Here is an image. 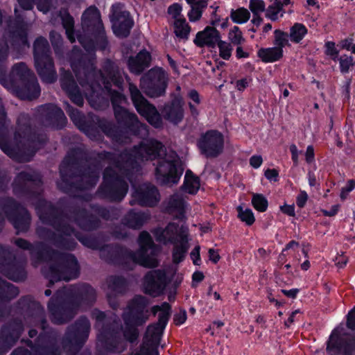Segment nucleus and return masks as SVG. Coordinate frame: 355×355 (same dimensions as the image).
<instances>
[{"label": "nucleus", "instance_id": "9d476101", "mask_svg": "<svg viewBox=\"0 0 355 355\" xmlns=\"http://www.w3.org/2000/svg\"><path fill=\"white\" fill-rule=\"evenodd\" d=\"M138 242L139 249L135 252L126 249L120 250V255L123 259L129 260L144 267H157L158 262L155 257V247L150 235L147 232H141Z\"/></svg>", "mask_w": 355, "mask_h": 355}, {"label": "nucleus", "instance_id": "49530a36", "mask_svg": "<svg viewBox=\"0 0 355 355\" xmlns=\"http://www.w3.org/2000/svg\"><path fill=\"white\" fill-rule=\"evenodd\" d=\"M190 26L185 19H177L174 21V33L175 35L183 40H187L190 33Z\"/></svg>", "mask_w": 355, "mask_h": 355}, {"label": "nucleus", "instance_id": "37998d69", "mask_svg": "<svg viewBox=\"0 0 355 355\" xmlns=\"http://www.w3.org/2000/svg\"><path fill=\"white\" fill-rule=\"evenodd\" d=\"M191 6V10L188 13L189 19L191 21L198 20L202 15V12L207 6V0H187Z\"/></svg>", "mask_w": 355, "mask_h": 355}, {"label": "nucleus", "instance_id": "1a4fd4ad", "mask_svg": "<svg viewBox=\"0 0 355 355\" xmlns=\"http://www.w3.org/2000/svg\"><path fill=\"white\" fill-rule=\"evenodd\" d=\"M148 302L145 297L137 295L129 302L123 314L125 325L123 336L130 342L135 341L138 336L137 326L141 325L148 319V311H145Z\"/></svg>", "mask_w": 355, "mask_h": 355}, {"label": "nucleus", "instance_id": "a878e982", "mask_svg": "<svg viewBox=\"0 0 355 355\" xmlns=\"http://www.w3.org/2000/svg\"><path fill=\"white\" fill-rule=\"evenodd\" d=\"M41 184V178L38 173L33 171H23L19 173L15 179L13 190L17 193L31 187H38Z\"/></svg>", "mask_w": 355, "mask_h": 355}, {"label": "nucleus", "instance_id": "13d9d810", "mask_svg": "<svg viewBox=\"0 0 355 355\" xmlns=\"http://www.w3.org/2000/svg\"><path fill=\"white\" fill-rule=\"evenodd\" d=\"M229 39L232 44L236 45H239L244 41L242 33L238 26H234L230 31Z\"/></svg>", "mask_w": 355, "mask_h": 355}, {"label": "nucleus", "instance_id": "774afa93", "mask_svg": "<svg viewBox=\"0 0 355 355\" xmlns=\"http://www.w3.org/2000/svg\"><path fill=\"white\" fill-rule=\"evenodd\" d=\"M78 39L79 42L83 45L87 51H93L94 49L95 43L92 39L89 40L88 42H87L83 36H79Z\"/></svg>", "mask_w": 355, "mask_h": 355}, {"label": "nucleus", "instance_id": "338daca9", "mask_svg": "<svg viewBox=\"0 0 355 355\" xmlns=\"http://www.w3.org/2000/svg\"><path fill=\"white\" fill-rule=\"evenodd\" d=\"M187 320V312L185 310H180V311L174 315L173 322L176 325L183 324Z\"/></svg>", "mask_w": 355, "mask_h": 355}, {"label": "nucleus", "instance_id": "2f4dec72", "mask_svg": "<svg viewBox=\"0 0 355 355\" xmlns=\"http://www.w3.org/2000/svg\"><path fill=\"white\" fill-rule=\"evenodd\" d=\"M180 227L175 223H169L164 229L157 228L155 230V239L164 244L175 243L179 240Z\"/></svg>", "mask_w": 355, "mask_h": 355}, {"label": "nucleus", "instance_id": "8fccbe9b", "mask_svg": "<svg viewBox=\"0 0 355 355\" xmlns=\"http://www.w3.org/2000/svg\"><path fill=\"white\" fill-rule=\"evenodd\" d=\"M252 203L254 209L259 211L263 212L267 209L268 200L262 194H254Z\"/></svg>", "mask_w": 355, "mask_h": 355}, {"label": "nucleus", "instance_id": "72a5a7b5", "mask_svg": "<svg viewBox=\"0 0 355 355\" xmlns=\"http://www.w3.org/2000/svg\"><path fill=\"white\" fill-rule=\"evenodd\" d=\"M150 54L146 50L140 51L135 57H130L128 61L129 70L135 74H140L150 63Z\"/></svg>", "mask_w": 355, "mask_h": 355}, {"label": "nucleus", "instance_id": "864d4df0", "mask_svg": "<svg viewBox=\"0 0 355 355\" xmlns=\"http://www.w3.org/2000/svg\"><path fill=\"white\" fill-rule=\"evenodd\" d=\"M216 45L219 49V55L224 60H229L232 51L230 43L220 40Z\"/></svg>", "mask_w": 355, "mask_h": 355}, {"label": "nucleus", "instance_id": "aec40b11", "mask_svg": "<svg viewBox=\"0 0 355 355\" xmlns=\"http://www.w3.org/2000/svg\"><path fill=\"white\" fill-rule=\"evenodd\" d=\"M166 286V273L164 270H154L145 276V292L153 297L159 295Z\"/></svg>", "mask_w": 355, "mask_h": 355}, {"label": "nucleus", "instance_id": "3c124183", "mask_svg": "<svg viewBox=\"0 0 355 355\" xmlns=\"http://www.w3.org/2000/svg\"><path fill=\"white\" fill-rule=\"evenodd\" d=\"M282 6L279 1H275L272 5L269 6L266 10V17L272 21L278 19V15L282 10Z\"/></svg>", "mask_w": 355, "mask_h": 355}, {"label": "nucleus", "instance_id": "603ef678", "mask_svg": "<svg viewBox=\"0 0 355 355\" xmlns=\"http://www.w3.org/2000/svg\"><path fill=\"white\" fill-rule=\"evenodd\" d=\"M238 216L243 221L245 222L248 225H251L254 223L255 219L252 211L250 209H245V210L239 206L238 208Z\"/></svg>", "mask_w": 355, "mask_h": 355}, {"label": "nucleus", "instance_id": "a18cd8bd", "mask_svg": "<svg viewBox=\"0 0 355 355\" xmlns=\"http://www.w3.org/2000/svg\"><path fill=\"white\" fill-rule=\"evenodd\" d=\"M60 15L62 19V26L66 31V34L68 39L71 43L74 42L75 37L73 36V18L67 11H60Z\"/></svg>", "mask_w": 355, "mask_h": 355}, {"label": "nucleus", "instance_id": "e2e57ef3", "mask_svg": "<svg viewBox=\"0 0 355 355\" xmlns=\"http://www.w3.org/2000/svg\"><path fill=\"white\" fill-rule=\"evenodd\" d=\"M107 135L112 137L114 141L119 144L125 143L129 140L128 137H124L121 133L118 132L115 128L111 129L107 132Z\"/></svg>", "mask_w": 355, "mask_h": 355}, {"label": "nucleus", "instance_id": "bb28decb", "mask_svg": "<svg viewBox=\"0 0 355 355\" xmlns=\"http://www.w3.org/2000/svg\"><path fill=\"white\" fill-rule=\"evenodd\" d=\"M35 67L43 82L53 83L56 81L58 76L51 57L35 61Z\"/></svg>", "mask_w": 355, "mask_h": 355}, {"label": "nucleus", "instance_id": "69168bd1", "mask_svg": "<svg viewBox=\"0 0 355 355\" xmlns=\"http://www.w3.org/2000/svg\"><path fill=\"white\" fill-rule=\"evenodd\" d=\"M326 46V54L327 55H329L332 58L333 60H336V58L338 57V51L335 47V43L333 42H327L325 44Z\"/></svg>", "mask_w": 355, "mask_h": 355}, {"label": "nucleus", "instance_id": "4c0bfd02", "mask_svg": "<svg viewBox=\"0 0 355 355\" xmlns=\"http://www.w3.org/2000/svg\"><path fill=\"white\" fill-rule=\"evenodd\" d=\"M34 60H39L51 56V50L47 40L43 37L37 38L33 44Z\"/></svg>", "mask_w": 355, "mask_h": 355}, {"label": "nucleus", "instance_id": "cd10ccee", "mask_svg": "<svg viewBox=\"0 0 355 355\" xmlns=\"http://www.w3.org/2000/svg\"><path fill=\"white\" fill-rule=\"evenodd\" d=\"M23 327L21 322L15 320L8 325L3 327L1 334L0 342L6 348H10L19 339Z\"/></svg>", "mask_w": 355, "mask_h": 355}, {"label": "nucleus", "instance_id": "ea45409f", "mask_svg": "<svg viewBox=\"0 0 355 355\" xmlns=\"http://www.w3.org/2000/svg\"><path fill=\"white\" fill-rule=\"evenodd\" d=\"M19 6L24 10H32L35 3L37 9L43 13L48 12L52 6V0H17Z\"/></svg>", "mask_w": 355, "mask_h": 355}, {"label": "nucleus", "instance_id": "5fc2aeb1", "mask_svg": "<svg viewBox=\"0 0 355 355\" xmlns=\"http://www.w3.org/2000/svg\"><path fill=\"white\" fill-rule=\"evenodd\" d=\"M289 35L288 33L283 32L280 30H276L275 31V47H279L281 49L286 45L288 44V37Z\"/></svg>", "mask_w": 355, "mask_h": 355}, {"label": "nucleus", "instance_id": "f8f14e48", "mask_svg": "<svg viewBox=\"0 0 355 355\" xmlns=\"http://www.w3.org/2000/svg\"><path fill=\"white\" fill-rule=\"evenodd\" d=\"M125 78L128 82V89L131 101L138 113L146 118L154 127H162V121L156 107L149 103L135 85L129 82L128 76H125Z\"/></svg>", "mask_w": 355, "mask_h": 355}, {"label": "nucleus", "instance_id": "a19ab883", "mask_svg": "<svg viewBox=\"0 0 355 355\" xmlns=\"http://www.w3.org/2000/svg\"><path fill=\"white\" fill-rule=\"evenodd\" d=\"M107 292L112 295L120 294L124 292L126 282L121 277L111 276L107 279Z\"/></svg>", "mask_w": 355, "mask_h": 355}, {"label": "nucleus", "instance_id": "f704fd0d", "mask_svg": "<svg viewBox=\"0 0 355 355\" xmlns=\"http://www.w3.org/2000/svg\"><path fill=\"white\" fill-rule=\"evenodd\" d=\"M340 338L336 330L333 331L327 343V349L330 351L334 349L339 352H343L344 355H355V339H351L347 342L346 345L343 347L340 343Z\"/></svg>", "mask_w": 355, "mask_h": 355}, {"label": "nucleus", "instance_id": "0e129e2a", "mask_svg": "<svg viewBox=\"0 0 355 355\" xmlns=\"http://www.w3.org/2000/svg\"><path fill=\"white\" fill-rule=\"evenodd\" d=\"M182 7L178 3H174L172 6H169L168 9V12L171 15L175 20L177 19H182L181 16Z\"/></svg>", "mask_w": 355, "mask_h": 355}, {"label": "nucleus", "instance_id": "2eb2a0df", "mask_svg": "<svg viewBox=\"0 0 355 355\" xmlns=\"http://www.w3.org/2000/svg\"><path fill=\"white\" fill-rule=\"evenodd\" d=\"M32 76H35L34 73L28 69L24 62H19L14 64L10 73L7 77L4 69L0 71V83L9 90L19 87L26 80H29Z\"/></svg>", "mask_w": 355, "mask_h": 355}, {"label": "nucleus", "instance_id": "393cba45", "mask_svg": "<svg viewBox=\"0 0 355 355\" xmlns=\"http://www.w3.org/2000/svg\"><path fill=\"white\" fill-rule=\"evenodd\" d=\"M11 91L19 98L29 101L38 98L41 92L36 76H32L31 79L26 80Z\"/></svg>", "mask_w": 355, "mask_h": 355}, {"label": "nucleus", "instance_id": "bf43d9fd", "mask_svg": "<svg viewBox=\"0 0 355 355\" xmlns=\"http://www.w3.org/2000/svg\"><path fill=\"white\" fill-rule=\"evenodd\" d=\"M266 6L262 0H250L249 8L254 16H258L266 10Z\"/></svg>", "mask_w": 355, "mask_h": 355}, {"label": "nucleus", "instance_id": "7c9ffc66", "mask_svg": "<svg viewBox=\"0 0 355 355\" xmlns=\"http://www.w3.org/2000/svg\"><path fill=\"white\" fill-rule=\"evenodd\" d=\"M189 230L187 227L182 225L179 232V243L175 242L173 250V260L175 263L181 262L189 249L188 244Z\"/></svg>", "mask_w": 355, "mask_h": 355}, {"label": "nucleus", "instance_id": "de8ad7c7", "mask_svg": "<svg viewBox=\"0 0 355 355\" xmlns=\"http://www.w3.org/2000/svg\"><path fill=\"white\" fill-rule=\"evenodd\" d=\"M307 33V29L304 25L295 23L290 29L289 37L295 43H299Z\"/></svg>", "mask_w": 355, "mask_h": 355}, {"label": "nucleus", "instance_id": "4468645a", "mask_svg": "<svg viewBox=\"0 0 355 355\" xmlns=\"http://www.w3.org/2000/svg\"><path fill=\"white\" fill-rule=\"evenodd\" d=\"M140 87L151 98L164 94L166 88V76L161 69H152L140 78Z\"/></svg>", "mask_w": 355, "mask_h": 355}, {"label": "nucleus", "instance_id": "c03bdc74", "mask_svg": "<svg viewBox=\"0 0 355 355\" xmlns=\"http://www.w3.org/2000/svg\"><path fill=\"white\" fill-rule=\"evenodd\" d=\"M199 188V178L195 176L191 171H187L186 172L182 189L189 194H195L197 193Z\"/></svg>", "mask_w": 355, "mask_h": 355}, {"label": "nucleus", "instance_id": "6ab92c4d", "mask_svg": "<svg viewBox=\"0 0 355 355\" xmlns=\"http://www.w3.org/2000/svg\"><path fill=\"white\" fill-rule=\"evenodd\" d=\"M133 199L130 201L131 205L137 202L141 206L152 207L155 205L160 200L159 193L157 188L150 184H143L132 194Z\"/></svg>", "mask_w": 355, "mask_h": 355}, {"label": "nucleus", "instance_id": "e433bc0d", "mask_svg": "<svg viewBox=\"0 0 355 355\" xmlns=\"http://www.w3.org/2000/svg\"><path fill=\"white\" fill-rule=\"evenodd\" d=\"M1 272L8 278L15 282L24 280L26 277L24 266L16 263L2 266Z\"/></svg>", "mask_w": 355, "mask_h": 355}, {"label": "nucleus", "instance_id": "a211bd4d", "mask_svg": "<svg viewBox=\"0 0 355 355\" xmlns=\"http://www.w3.org/2000/svg\"><path fill=\"white\" fill-rule=\"evenodd\" d=\"M202 154L207 157L218 156L223 149V137L216 130H209L202 135L198 141Z\"/></svg>", "mask_w": 355, "mask_h": 355}, {"label": "nucleus", "instance_id": "58836bf2", "mask_svg": "<svg viewBox=\"0 0 355 355\" xmlns=\"http://www.w3.org/2000/svg\"><path fill=\"white\" fill-rule=\"evenodd\" d=\"M149 216L148 214L142 212L129 211L123 218V224L126 226L133 228H140L148 220Z\"/></svg>", "mask_w": 355, "mask_h": 355}, {"label": "nucleus", "instance_id": "412c9836", "mask_svg": "<svg viewBox=\"0 0 355 355\" xmlns=\"http://www.w3.org/2000/svg\"><path fill=\"white\" fill-rule=\"evenodd\" d=\"M114 115L117 121L128 128L135 135H139L146 132V125L141 123L137 116L121 107L114 109Z\"/></svg>", "mask_w": 355, "mask_h": 355}, {"label": "nucleus", "instance_id": "f3484780", "mask_svg": "<svg viewBox=\"0 0 355 355\" xmlns=\"http://www.w3.org/2000/svg\"><path fill=\"white\" fill-rule=\"evenodd\" d=\"M112 29L114 33L119 37H126L130 33L134 26V20L130 12L125 10L123 6L116 3L112 6Z\"/></svg>", "mask_w": 355, "mask_h": 355}, {"label": "nucleus", "instance_id": "6e6d98bb", "mask_svg": "<svg viewBox=\"0 0 355 355\" xmlns=\"http://www.w3.org/2000/svg\"><path fill=\"white\" fill-rule=\"evenodd\" d=\"M339 62L340 71L343 73H347L349 71L350 67H353L355 63L353 57L347 55L340 57Z\"/></svg>", "mask_w": 355, "mask_h": 355}, {"label": "nucleus", "instance_id": "0eeeda50", "mask_svg": "<svg viewBox=\"0 0 355 355\" xmlns=\"http://www.w3.org/2000/svg\"><path fill=\"white\" fill-rule=\"evenodd\" d=\"M92 318L96 320L95 328L98 331L96 347L100 352L120 353L126 347L125 340L121 338V329L114 320L109 324L104 312L94 309Z\"/></svg>", "mask_w": 355, "mask_h": 355}, {"label": "nucleus", "instance_id": "ddd939ff", "mask_svg": "<svg viewBox=\"0 0 355 355\" xmlns=\"http://www.w3.org/2000/svg\"><path fill=\"white\" fill-rule=\"evenodd\" d=\"M0 206L17 233L25 232L28 230L31 216L24 207L10 198L1 200Z\"/></svg>", "mask_w": 355, "mask_h": 355}, {"label": "nucleus", "instance_id": "dca6fc26", "mask_svg": "<svg viewBox=\"0 0 355 355\" xmlns=\"http://www.w3.org/2000/svg\"><path fill=\"white\" fill-rule=\"evenodd\" d=\"M82 26L86 35L96 40L105 41V31L98 10L95 6L88 8L82 15Z\"/></svg>", "mask_w": 355, "mask_h": 355}, {"label": "nucleus", "instance_id": "4be33fe9", "mask_svg": "<svg viewBox=\"0 0 355 355\" xmlns=\"http://www.w3.org/2000/svg\"><path fill=\"white\" fill-rule=\"evenodd\" d=\"M15 13L17 20L15 22L10 21L8 25V31H6L3 37L5 40H9L13 44L15 43H21L26 44L27 43V25L23 21V19L17 15V9H15Z\"/></svg>", "mask_w": 355, "mask_h": 355}, {"label": "nucleus", "instance_id": "09e8293b", "mask_svg": "<svg viewBox=\"0 0 355 355\" xmlns=\"http://www.w3.org/2000/svg\"><path fill=\"white\" fill-rule=\"evenodd\" d=\"M230 17L234 23L243 24L249 20L250 13L248 9L239 8L236 10H232Z\"/></svg>", "mask_w": 355, "mask_h": 355}, {"label": "nucleus", "instance_id": "6e6552de", "mask_svg": "<svg viewBox=\"0 0 355 355\" xmlns=\"http://www.w3.org/2000/svg\"><path fill=\"white\" fill-rule=\"evenodd\" d=\"M170 311L171 306L167 302H163L161 306H154L152 308L154 315L160 311L158 315V322L148 327L139 352L132 355H159L157 348L168 322Z\"/></svg>", "mask_w": 355, "mask_h": 355}, {"label": "nucleus", "instance_id": "052dcab7", "mask_svg": "<svg viewBox=\"0 0 355 355\" xmlns=\"http://www.w3.org/2000/svg\"><path fill=\"white\" fill-rule=\"evenodd\" d=\"M116 253H119L118 250L110 246H105L101 250L100 256L106 261H114L113 254Z\"/></svg>", "mask_w": 355, "mask_h": 355}, {"label": "nucleus", "instance_id": "7ed1b4c3", "mask_svg": "<svg viewBox=\"0 0 355 355\" xmlns=\"http://www.w3.org/2000/svg\"><path fill=\"white\" fill-rule=\"evenodd\" d=\"M15 243L19 248L30 252L34 266L36 267L42 262L48 263V267L42 268V273L49 281L48 286L55 282L69 281L78 277L79 266L71 254L52 251L42 242L33 245L23 239H16Z\"/></svg>", "mask_w": 355, "mask_h": 355}, {"label": "nucleus", "instance_id": "c756f323", "mask_svg": "<svg viewBox=\"0 0 355 355\" xmlns=\"http://www.w3.org/2000/svg\"><path fill=\"white\" fill-rule=\"evenodd\" d=\"M220 40L219 32L214 27L207 26L203 31L197 33L194 43L200 47L207 46L213 48Z\"/></svg>", "mask_w": 355, "mask_h": 355}, {"label": "nucleus", "instance_id": "f257e3e1", "mask_svg": "<svg viewBox=\"0 0 355 355\" xmlns=\"http://www.w3.org/2000/svg\"><path fill=\"white\" fill-rule=\"evenodd\" d=\"M158 157L157 180L162 184H177L182 173L178 155L173 150L166 151L162 143L149 140L135 147L131 153L125 151L117 157L104 152L87 159L81 150H72L60 166L61 181L58 186L65 193L79 196L76 192L93 187L98 180L103 165L108 164L98 195L112 202H120L128 191V184L123 176L130 180V174L137 171L139 162Z\"/></svg>", "mask_w": 355, "mask_h": 355}, {"label": "nucleus", "instance_id": "f03ea898", "mask_svg": "<svg viewBox=\"0 0 355 355\" xmlns=\"http://www.w3.org/2000/svg\"><path fill=\"white\" fill-rule=\"evenodd\" d=\"M71 65L86 98L94 109L101 110L107 105V101L99 94L102 89L101 84L109 92L114 109L121 107L126 101V98L122 93L112 90L109 87L110 82L119 88L123 87L125 73L116 63L107 60L103 63L102 70L96 71L94 58L84 55L78 62L73 60Z\"/></svg>", "mask_w": 355, "mask_h": 355}, {"label": "nucleus", "instance_id": "79ce46f5", "mask_svg": "<svg viewBox=\"0 0 355 355\" xmlns=\"http://www.w3.org/2000/svg\"><path fill=\"white\" fill-rule=\"evenodd\" d=\"M258 55L265 62H273L283 56V50L279 47L261 49Z\"/></svg>", "mask_w": 355, "mask_h": 355}, {"label": "nucleus", "instance_id": "9b49d317", "mask_svg": "<svg viewBox=\"0 0 355 355\" xmlns=\"http://www.w3.org/2000/svg\"><path fill=\"white\" fill-rule=\"evenodd\" d=\"M90 322L86 318H80L73 325L68 327L63 339V347L68 355L78 351L89 336Z\"/></svg>", "mask_w": 355, "mask_h": 355}, {"label": "nucleus", "instance_id": "20e7f679", "mask_svg": "<svg viewBox=\"0 0 355 355\" xmlns=\"http://www.w3.org/2000/svg\"><path fill=\"white\" fill-rule=\"evenodd\" d=\"M96 298L95 290L88 284L71 286L58 291L48 304L52 322L57 324L67 322L79 308L92 305Z\"/></svg>", "mask_w": 355, "mask_h": 355}, {"label": "nucleus", "instance_id": "c9c22d12", "mask_svg": "<svg viewBox=\"0 0 355 355\" xmlns=\"http://www.w3.org/2000/svg\"><path fill=\"white\" fill-rule=\"evenodd\" d=\"M162 113L166 119L175 124L180 123L184 116L182 105L178 101H173L170 105H166Z\"/></svg>", "mask_w": 355, "mask_h": 355}, {"label": "nucleus", "instance_id": "680f3d73", "mask_svg": "<svg viewBox=\"0 0 355 355\" xmlns=\"http://www.w3.org/2000/svg\"><path fill=\"white\" fill-rule=\"evenodd\" d=\"M50 40L51 42L52 46L54 48L55 52L57 53L58 51V49L62 46V38L60 34L55 32L51 31L50 33Z\"/></svg>", "mask_w": 355, "mask_h": 355}, {"label": "nucleus", "instance_id": "423d86ee", "mask_svg": "<svg viewBox=\"0 0 355 355\" xmlns=\"http://www.w3.org/2000/svg\"><path fill=\"white\" fill-rule=\"evenodd\" d=\"M19 304H21L22 309H27L30 311V313L26 318V322H40L43 332L40 334L37 345L31 346V352L24 348H18L11 355H60L58 349L53 345L51 336L47 335L45 331L47 323L44 319V309L38 304L31 302L26 298L21 299Z\"/></svg>", "mask_w": 355, "mask_h": 355}, {"label": "nucleus", "instance_id": "473e14b6", "mask_svg": "<svg viewBox=\"0 0 355 355\" xmlns=\"http://www.w3.org/2000/svg\"><path fill=\"white\" fill-rule=\"evenodd\" d=\"M86 204L81 202V205L78 209L73 211V217L74 221L83 230H91L95 228L98 223L92 215H88L86 211Z\"/></svg>", "mask_w": 355, "mask_h": 355}, {"label": "nucleus", "instance_id": "5701e85b", "mask_svg": "<svg viewBox=\"0 0 355 355\" xmlns=\"http://www.w3.org/2000/svg\"><path fill=\"white\" fill-rule=\"evenodd\" d=\"M40 112L44 118L46 126L62 128L67 122V118L62 110L53 104H46L41 106Z\"/></svg>", "mask_w": 355, "mask_h": 355}, {"label": "nucleus", "instance_id": "b1692460", "mask_svg": "<svg viewBox=\"0 0 355 355\" xmlns=\"http://www.w3.org/2000/svg\"><path fill=\"white\" fill-rule=\"evenodd\" d=\"M60 84L62 89L67 94L70 99L78 106H82L84 101L71 73L61 69Z\"/></svg>", "mask_w": 355, "mask_h": 355}, {"label": "nucleus", "instance_id": "c85d7f7f", "mask_svg": "<svg viewBox=\"0 0 355 355\" xmlns=\"http://www.w3.org/2000/svg\"><path fill=\"white\" fill-rule=\"evenodd\" d=\"M187 203L182 195L175 193L165 202V211L176 218H183Z\"/></svg>", "mask_w": 355, "mask_h": 355}, {"label": "nucleus", "instance_id": "39448f33", "mask_svg": "<svg viewBox=\"0 0 355 355\" xmlns=\"http://www.w3.org/2000/svg\"><path fill=\"white\" fill-rule=\"evenodd\" d=\"M37 214L44 225H51L54 232L46 227H38L37 233L42 239L51 241L58 247L72 250L76 243L71 237L73 229L68 224L69 218L64 216H58V211L50 202L39 198L35 204Z\"/></svg>", "mask_w": 355, "mask_h": 355}, {"label": "nucleus", "instance_id": "4d7b16f0", "mask_svg": "<svg viewBox=\"0 0 355 355\" xmlns=\"http://www.w3.org/2000/svg\"><path fill=\"white\" fill-rule=\"evenodd\" d=\"M64 105L66 112L74 123L76 125L81 123L83 121V115L78 110L72 107L68 103H64Z\"/></svg>", "mask_w": 355, "mask_h": 355}]
</instances>
